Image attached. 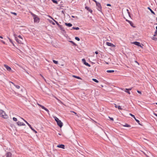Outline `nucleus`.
<instances>
[{
	"instance_id": "nucleus-1",
	"label": "nucleus",
	"mask_w": 157,
	"mask_h": 157,
	"mask_svg": "<svg viewBox=\"0 0 157 157\" xmlns=\"http://www.w3.org/2000/svg\"><path fill=\"white\" fill-rule=\"evenodd\" d=\"M29 13L32 15V16L33 17L34 22L35 23H38L39 22L40 19L36 15L33 13L31 12L30 11L29 12Z\"/></svg>"
},
{
	"instance_id": "nucleus-2",
	"label": "nucleus",
	"mask_w": 157,
	"mask_h": 157,
	"mask_svg": "<svg viewBox=\"0 0 157 157\" xmlns=\"http://www.w3.org/2000/svg\"><path fill=\"white\" fill-rule=\"evenodd\" d=\"M15 39L18 43L19 44H23L22 41L23 39L21 36L19 35L17 37L15 36Z\"/></svg>"
},
{
	"instance_id": "nucleus-3",
	"label": "nucleus",
	"mask_w": 157,
	"mask_h": 157,
	"mask_svg": "<svg viewBox=\"0 0 157 157\" xmlns=\"http://www.w3.org/2000/svg\"><path fill=\"white\" fill-rule=\"evenodd\" d=\"M96 4V5L97 6V9L100 11H101V9H102V7L101 5L100 4V3L98 2L96 0H92Z\"/></svg>"
},
{
	"instance_id": "nucleus-4",
	"label": "nucleus",
	"mask_w": 157,
	"mask_h": 157,
	"mask_svg": "<svg viewBox=\"0 0 157 157\" xmlns=\"http://www.w3.org/2000/svg\"><path fill=\"white\" fill-rule=\"evenodd\" d=\"M0 115L1 117L4 118H7L8 116L5 113L3 110H0Z\"/></svg>"
},
{
	"instance_id": "nucleus-5",
	"label": "nucleus",
	"mask_w": 157,
	"mask_h": 157,
	"mask_svg": "<svg viewBox=\"0 0 157 157\" xmlns=\"http://www.w3.org/2000/svg\"><path fill=\"white\" fill-rule=\"evenodd\" d=\"M21 119L22 120H23V121H24L27 124V125L29 126V128L33 132H34L36 133H37V131H36L35 129H34L32 127L31 125L29 124L26 121H25L22 118H21Z\"/></svg>"
},
{
	"instance_id": "nucleus-6",
	"label": "nucleus",
	"mask_w": 157,
	"mask_h": 157,
	"mask_svg": "<svg viewBox=\"0 0 157 157\" xmlns=\"http://www.w3.org/2000/svg\"><path fill=\"white\" fill-rule=\"evenodd\" d=\"M37 104L39 106L41 107V108H42L43 109H44V110H45L46 111L48 112V114H49V112L48 109H47L44 106L38 103H37Z\"/></svg>"
},
{
	"instance_id": "nucleus-7",
	"label": "nucleus",
	"mask_w": 157,
	"mask_h": 157,
	"mask_svg": "<svg viewBox=\"0 0 157 157\" xmlns=\"http://www.w3.org/2000/svg\"><path fill=\"white\" fill-rule=\"evenodd\" d=\"M4 67L6 68V70L9 71H12L11 68L9 66L6 64L4 65Z\"/></svg>"
},
{
	"instance_id": "nucleus-8",
	"label": "nucleus",
	"mask_w": 157,
	"mask_h": 157,
	"mask_svg": "<svg viewBox=\"0 0 157 157\" xmlns=\"http://www.w3.org/2000/svg\"><path fill=\"white\" fill-rule=\"evenodd\" d=\"M106 44L108 46H111L113 47H115V45L113 44L108 42H106Z\"/></svg>"
},
{
	"instance_id": "nucleus-9",
	"label": "nucleus",
	"mask_w": 157,
	"mask_h": 157,
	"mask_svg": "<svg viewBox=\"0 0 157 157\" xmlns=\"http://www.w3.org/2000/svg\"><path fill=\"white\" fill-rule=\"evenodd\" d=\"M58 125L61 128L63 125V123L60 120L57 122Z\"/></svg>"
},
{
	"instance_id": "nucleus-10",
	"label": "nucleus",
	"mask_w": 157,
	"mask_h": 157,
	"mask_svg": "<svg viewBox=\"0 0 157 157\" xmlns=\"http://www.w3.org/2000/svg\"><path fill=\"white\" fill-rule=\"evenodd\" d=\"M132 44H135L136 45H137L139 46H140L141 47H142V46H141L140 45V43L139 42H133L132 43Z\"/></svg>"
},
{
	"instance_id": "nucleus-11",
	"label": "nucleus",
	"mask_w": 157,
	"mask_h": 157,
	"mask_svg": "<svg viewBox=\"0 0 157 157\" xmlns=\"http://www.w3.org/2000/svg\"><path fill=\"white\" fill-rule=\"evenodd\" d=\"M82 61L86 65L88 66L89 67L90 66V65L89 63H86V60L85 59H82Z\"/></svg>"
},
{
	"instance_id": "nucleus-12",
	"label": "nucleus",
	"mask_w": 157,
	"mask_h": 157,
	"mask_svg": "<svg viewBox=\"0 0 157 157\" xmlns=\"http://www.w3.org/2000/svg\"><path fill=\"white\" fill-rule=\"evenodd\" d=\"M126 21L128 22L130 25L133 27H135L134 26V24L131 21L128 20H126Z\"/></svg>"
},
{
	"instance_id": "nucleus-13",
	"label": "nucleus",
	"mask_w": 157,
	"mask_h": 157,
	"mask_svg": "<svg viewBox=\"0 0 157 157\" xmlns=\"http://www.w3.org/2000/svg\"><path fill=\"white\" fill-rule=\"evenodd\" d=\"M85 9H86L87 10H88L89 12H90L91 13H92L93 11L90 8L87 6H86L85 7Z\"/></svg>"
},
{
	"instance_id": "nucleus-14",
	"label": "nucleus",
	"mask_w": 157,
	"mask_h": 157,
	"mask_svg": "<svg viewBox=\"0 0 157 157\" xmlns=\"http://www.w3.org/2000/svg\"><path fill=\"white\" fill-rule=\"evenodd\" d=\"M57 147L59 148H61L63 149H64L65 148V146L63 144H61L58 145L57 146Z\"/></svg>"
},
{
	"instance_id": "nucleus-15",
	"label": "nucleus",
	"mask_w": 157,
	"mask_h": 157,
	"mask_svg": "<svg viewBox=\"0 0 157 157\" xmlns=\"http://www.w3.org/2000/svg\"><path fill=\"white\" fill-rule=\"evenodd\" d=\"M6 157H12V154L10 152H8L6 154Z\"/></svg>"
},
{
	"instance_id": "nucleus-16",
	"label": "nucleus",
	"mask_w": 157,
	"mask_h": 157,
	"mask_svg": "<svg viewBox=\"0 0 157 157\" xmlns=\"http://www.w3.org/2000/svg\"><path fill=\"white\" fill-rule=\"evenodd\" d=\"M65 24L66 26H68V27H71L72 25V24L70 23H65Z\"/></svg>"
},
{
	"instance_id": "nucleus-17",
	"label": "nucleus",
	"mask_w": 157,
	"mask_h": 157,
	"mask_svg": "<svg viewBox=\"0 0 157 157\" xmlns=\"http://www.w3.org/2000/svg\"><path fill=\"white\" fill-rule=\"evenodd\" d=\"M53 118H54L56 122H57L58 121H60L59 119L56 116L53 117Z\"/></svg>"
},
{
	"instance_id": "nucleus-18",
	"label": "nucleus",
	"mask_w": 157,
	"mask_h": 157,
	"mask_svg": "<svg viewBox=\"0 0 157 157\" xmlns=\"http://www.w3.org/2000/svg\"><path fill=\"white\" fill-rule=\"evenodd\" d=\"M49 17L52 18V19H53V20L56 23V24L58 25V26L59 27V26L60 25H59V24L58 23L57 21H56L52 17L50 16H49Z\"/></svg>"
},
{
	"instance_id": "nucleus-19",
	"label": "nucleus",
	"mask_w": 157,
	"mask_h": 157,
	"mask_svg": "<svg viewBox=\"0 0 157 157\" xmlns=\"http://www.w3.org/2000/svg\"><path fill=\"white\" fill-rule=\"evenodd\" d=\"M147 9L149 10L153 14H155V13L149 7H147Z\"/></svg>"
},
{
	"instance_id": "nucleus-20",
	"label": "nucleus",
	"mask_w": 157,
	"mask_h": 157,
	"mask_svg": "<svg viewBox=\"0 0 157 157\" xmlns=\"http://www.w3.org/2000/svg\"><path fill=\"white\" fill-rule=\"evenodd\" d=\"M73 77L75 78H76L77 79H82L81 78L78 77V76H75V75H73Z\"/></svg>"
},
{
	"instance_id": "nucleus-21",
	"label": "nucleus",
	"mask_w": 157,
	"mask_h": 157,
	"mask_svg": "<svg viewBox=\"0 0 157 157\" xmlns=\"http://www.w3.org/2000/svg\"><path fill=\"white\" fill-rule=\"evenodd\" d=\"M59 27L60 28V30H61L62 31H64V28L62 25H60L59 26Z\"/></svg>"
},
{
	"instance_id": "nucleus-22",
	"label": "nucleus",
	"mask_w": 157,
	"mask_h": 157,
	"mask_svg": "<svg viewBox=\"0 0 157 157\" xmlns=\"http://www.w3.org/2000/svg\"><path fill=\"white\" fill-rule=\"evenodd\" d=\"M106 72L107 73H113L114 72V71L113 70H107Z\"/></svg>"
},
{
	"instance_id": "nucleus-23",
	"label": "nucleus",
	"mask_w": 157,
	"mask_h": 157,
	"mask_svg": "<svg viewBox=\"0 0 157 157\" xmlns=\"http://www.w3.org/2000/svg\"><path fill=\"white\" fill-rule=\"evenodd\" d=\"M124 91L126 92L127 93L129 94H130V91H129L128 89H125V90H124Z\"/></svg>"
},
{
	"instance_id": "nucleus-24",
	"label": "nucleus",
	"mask_w": 157,
	"mask_h": 157,
	"mask_svg": "<svg viewBox=\"0 0 157 157\" xmlns=\"http://www.w3.org/2000/svg\"><path fill=\"white\" fill-rule=\"evenodd\" d=\"M17 125L19 126H21V122L19 121H18L17 122Z\"/></svg>"
},
{
	"instance_id": "nucleus-25",
	"label": "nucleus",
	"mask_w": 157,
	"mask_h": 157,
	"mask_svg": "<svg viewBox=\"0 0 157 157\" xmlns=\"http://www.w3.org/2000/svg\"><path fill=\"white\" fill-rule=\"evenodd\" d=\"M92 80L97 83H98L99 82V81L98 80H97L96 79H95V78H93Z\"/></svg>"
},
{
	"instance_id": "nucleus-26",
	"label": "nucleus",
	"mask_w": 157,
	"mask_h": 157,
	"mask_svg": "<svg viewBox=\"0 0 157 157\" xmlns=\"http://www.w3.org/2000/svg\"><path fill=\"white\" fill-rule=\"evenodd\" d=\"M72 29H75L76 30H78L79 29V28L78 27H73Z\"/></svg>"
},
{
	"instance_id": "nucleus-27",
	"label": "nucleus",
	"mask_w": 157,
	"mask_h": 157,
	"mask_svg": "<svg viewBox=\"0 0 157 157\" xmlns=\"http://www.w3.org/2000/svg\"><path fill=\"white\" fill-rule=\"evenodd\" d=\"M53 62L56 64H58V62L57 61H56L54 60H53Z\"/></svg>"
},
{
	"instance_id": "nucleus-28",
	"label": "nucleus",
	"mask_w": 157,
	"mask_h": 157,
	"mask_svg": "<svg viewBox=\"0 0 157 157\" xmlns=\"http://www.w3.org/2000/svg\"><path fill=\"white\" fill-rule=\"evenodd\" d=\"M14 86L17 89H19L20 88V86L18 85H14Z\"/></svg>"
},
{
	"instance_id": "nucleus-29",
	"label": "nucleus",
	"mask_w": 157,
	"mask_h": 157,
	"mask_svg": "<svg viewBox=\"0 0 157 157\" xmlns=\"http://www.w3.org/2000/svg\"><path fill=\"white\" fill-rule=\"evenodd\" d=\"M13 121H17V119L15 117H13Z\"/></svg>"
},
{
	"instance_id": "nucleus-30",
	"label": "nucleus",
	"mask_w": 157,
	"mask_h": 157,
	"mask_svg": "<svg viewBox=\"0 0 157 157\" xmlns=\"http://www.w3.org/2000/svg\"><path fill=\"white\" fill-rule=\"evenodd\" d=\"M135 121H136L139 124H140V121L136 119V118L135 117V118H134Z\"/></svg>"
},
{
	"instance_id": "nucleus-31",
	"label": "nucleus",
	"mask_w": 157,
	"mask_h": 157,
	"mask_svg": "<svg viewBox=\"0 0 157 157\" xmlns=\"http://www.w3.org/2000/svg\"><path fill=\"white\" fill-rule=\"evenodd\" d=\"M118 109H119V110H122V109L121 108V107L120 106V105H118L117 106V108Z\"/></svg>"
},
{
	"instance_id": "nucleus-32",
	"label": "nucleus",
	"mask_w": 157,
	"mask_h": 157,
	"mask_svg": "<svg viewBox=\"0 0 157 157\" xmlns=\"http://www.w3.org/2000/svg\"><path fill=\"white\" fill-rule=\"evenodd\" d=\"M52 1L54 3H56V4H57L58 3L55 0H52Z\"/></svg>"
},
{
	"instance_id": "nucleus-33",
	"label": "nucleus",
	"mask_w": 157,
	"mask_h": 157,
	"mask_svg": "<svg viewBox=\"0 0 157 157\" xmlns=\"http://www.w3.org/2000/svg\"><path fill=\"white\" fill-rule=\"evenodd\" d=\"M152 39L153 40H157V38L156 37H152Z\"/></svg>"
},
{
	"instance_id": "nucleus-34",
	"label": "nucleus",
	"mask_w": 157,
	"mask_h": 157,
	"mask_svg": "<svg viewBox=\"0 0 157 157\" xmlns=\"http://www.w3.org/2000/svg\"><path fill=\"white\" fill-rule=\"evenodd\" d=\"M124 127H130V125L128 124H126L125 125H124Z\"/></svg>"
},
{
	"instance_id": "nucleus-35",
	"label": "nucleus",
	"mask_w": 157,
	"mask_h": 157,
	"mask_svg": "<svg viewBox=\"0 0 157 157\" xmlns=\"http://www.w3.org/2000/svg\"><path fill=\"white\" fill-rule=\"evenodd\" d=\"M157 35V30H156L154 33V36H156Z\"/></svg>"
},
{
	"instance_id": "nucleus-36",
	"label": "nucleus",
	"mask_w": 157,
	"mask_h": 157,
	"mask_svg": "<svg viewBox=\"0 0 157 157\" xmlns=\"http://www.w3.org/2000/svg\"><path fill=\"white\" fill-rule=\"evenodd\" d=\"M75 40H77L78 41H79L80 40V39L77 37H75Z\"/></svg>"
},
{
	"instance_id": "nucleus-37",
	"label": "nucleus",
	"mask_w": 157,
	"mask_h": 157,
	"mask_svg": "<svg viewBox=\"0 0 157 157\" xmlns=\"http://www.w3.org/2000/svg\"><path fill=\"white\" fill-rule=\"evenodd\" d=\"M129 115L131 116L132 117H133L134 118H135V117L134 116V115H133L131 113H130L129 114Z\"/></svg>"
},
{
	"instance_id": "nucleus-38",
	"label": "nucleus",
	"mask_w": 157,
	"mask_h": 157,
	"mask_svg": "<svg viewBox=\"0 0 157 157\" xmlns=\"http://www.w3.org/2000/svg\"><path fill=\"white\" fill-rule=\"evenodd\" d=\"M11 13L12 14H14V15H17V14L16 13H14V12H11Z\"/></svg>"
},
{
	"instance_id": "nucleus-39",
	"label": "nucleus",
	"mask_w": 157,
	"mask_h": 157,
	"mask_svg": "<svg viewBox=\"0 0 157 157\" xmlns=\"http://www.w3.org/2000/svg\"><path fill=\"white\" fill-rule=\"evenodd\" d=\"M50 22L53 25H55V23L54 22H53L52 21H50Z\"/></svg>"
},
{
	"instance_id": "nucleus-40",
	"label": "nucleus",
	"mask_w": 157,
	"mask_h": 157,
	"mask_svg": "<svg viewBox=\"0 0 157 157\" xmlns=\"http://www.w3.org/2000/svg\"><path fill=\"white\" fill-rule=\"evenodd\" d=\"M109 118L112 121H113V119L112 117H109Z\"/></svg>"
},
{
	"instance_id": "nucleus-41",
	"label": "nucleus",
	"mask_w": 157,
	"mask_h": 157,
	"mask_svg": "<svg viewBox=\"0 0 157 157\" xmlns=\"http://www.w3.org/2000/svg\"><path fill=\"white\" fill-rule=\"evenodd\" d=\"M137 92L140 94H141V91H139V90H137Z\"/></svg>"
},
{
	"instance_id": "nucleus-42",
	"label": "nucleus",
	"mask_w": 157,
	"mask_h": 157,
	"mask_svg": "<svg viewBox=\"0 0 157 157\" xmlns=\"http://www.w3.org/2000/svg\"><path fill=\"white\" fill-rule=\"evenodd\" d=\"M21 126H25V124L24 123H21Z\"/></svg>"
},
{
	"instance_id": "nucleus-43",
	"label": "nucleus",
	"mask_w": 157,
	"mask_h": 157,
	"mask_svg": "<svg viewBox=\"0 0 157 157\" xmlns=\"http://www.w3.org/2000/svg\"><path fill=\"white\" fill-rule=\"evenodd\" d=\"M9 40L10 41V42L11 43H13L12 40L11 39H10V38H9Z\"/></svg>"
},
{
	"instance_id": "nucleus-44",
	"label": "nucleus",
	"mask_w": 157,
	"mask_h": 157,
	"mask_svg": "<svg viewBox=\"0 0 157 157\" xmlns=\"http://www.w3.org/2000/svg\"><path fill=\"white\" fill-rule=\"evenodd\" d=\"M107 6H111V5H110V4H107Z\"/></svg>"
},
{
	"instance_id": "nucleus-45",
	"label": "nucleus",
	"mask_w": 157,
	"mask_h": 157,
	"mask_svg": "<svg viewBox=\"0 0 157 157\" xmlns=\"http://www.w3.org/2000/svg\"><path fill=\"white\" fill-rule=\"evenodd\" d=\"M10 82L12 84H13L14 86L15 84L12 82Z\"/></svg>"
},
{
	"instance_id": "nucleus-46",
	"label": "nucleus",
	"mask_w": 157,
	"mask_h": 157,
	"mask_svg": "<svg viewBox=\"0 0 157 157\" xmlns=\"http://www.w3.org/2000/svg\"><path fill=\"white\" fill-rule=\"evenodd\" d=\"M114 105H115V107L116 108H117V105L116 104H114Z\"/></svg>"
},
{
	"instance_id": "nucleus-47",
	"label": "nucleus",
	"mask_w": 157,
	"mask_h": 157,
	"mask_svg": "<svg viewBox=\"0 0 157 157\" xmlns=\"http://www.w3.org/2000/svg\"><path fill=\"white\" fill-rule=\"evenodd\" d=\"M95 53L96 54H98V52L97 51H96L95 52Z\"/></svg>"
},
{
	"instance_id": "nucleus-48",
	"label": "nucleus",
	"mask_w": 157,
	"mask_h": 157,
	"mask_svg": "<svg viewBox=\"0 0 157 157\" xmlns=\"http://www.w3.org/2000/svg\"><path fill=\"white\" fill-rule=\"evenodd\" d=\"M41 75V76H42V77L43 78V79H44L45 80V79L44 78V77H43L42 75Z\"/></svg>"
},
{
	"instance_id": "nucleus-49",
	"label": "nucleus",
	"mask_w": 157,
	"mask_h": 157,
	"mask_svg": "<svg viewBox=\"0 0 157 157\" xmlns=\"http://www.w3.org/2000/svg\"><path fill=\"white\" fill-rule=\"evenodd\" d=\"M127 11H128V14H129V10H128L127 9Z\"/></svg>"
},
{
	"instance_id": "nucleus-50",
	"label": "nucleus",
	"mask_w": 157,
	"mask_h": 157,
	"mask_svg": "<svg viewBox=\"0 0 157 157\" xmlns=\"http://www.w3.org/2000/svg\"><path fill=\"white\" fill-rule=\"evenodd\" d=\"M154 114L155 116H156V117H157V114H156V113H154Z\"/></svg>"
},
{
	"instance_id": "nucleus-51",
	"label": "nucleus",
	"mask_w": 157,
	"mask_h": 157,
	"mask_svg": "<svg viewBox=\"0 0 157 157\" xmlns=\"http://www.w3.org/2000/svg\"><path fill=\"white\" fill-rule=\"evenodd\" d=\"M132 88H130L128 89V90H132Z\"/></svg>"
},
{
	"instance_id": "nucleus-52",
	"label": "nucleus",
	"mask_w": 157,
	"mask_h": 157,
	"mask_svg": "<svg viewBox=\"0 0 157 157\" xmlns=\"http://www.w3.org/2000/svg\"><path fill=\"white\" fill-rule=\"evenodd\" d=\"M72 17L73 18H75V16H72Z\"/></svg>"
},
{
	"instance_id": "nucleus-53",
	"label": "nucleus",
	"mask_w": 157,
	"mask_h": 157,
	"mask_svg": "<svg viewBox=\"0 0 157 157\" xmlns=\"http://www.w3.org/2000/svg\"><path fill=\"white\" fill-rule=\"evenodd\" d=\"M70 42H71L72 43H73V44L74 43V42L73 41H71Z\"/></svg>"
},
{
	"instance_id": "nucleus-54",
	"label": "nucleus",
	"mask_w": 157,
	"mask_h": 157,
	"mask_svg": "<svg viewBox=\"0 0 157 157\" xmlns=\"http://www.w3.org/2000/svg\"><path fill=\"white\" fill-rule=\"evenodd\" d=\"M73 112L74 113V114H76V113H75V112Z\"/></svg>"
},
{
	"instance_id": "nucleus-55",
	"label": "nucleus",
	"mask_w": 157,
	"mask_h": 157,
	"mask_svg": "<svg viewBox=\"0 0 157 157\" xmlns=\"http://www.w3.org/2000/svg\"><path fill=\"white\" fill-rule=\"evenodd\" d=\"M0 38H3V37L2 36H0Z\"/></svg>"
},
{
	"instance_id": "nucleus-56",
	"label": "nucleus",
	"mask_w": 157,
	"mask_h": 157,
	"mask_svg": "<svg viewBox=\"0 0 157 157\" xmlns=\"http://www.w3.org/2000/svg\"><path fill=\"white\" fill-rule=\"evenodd\" d=\"M156 30H157V26H156Z\"/></svg>"
},
{
	"instance_id": "nucleus-57",
	"label": "nucleus",
	"mask_w": 157,
	"mask_h": 157,
	"mask_svg": "<svg viewBox=\"0 0 157 157\" xmlns=\"http://www.w3.org/2000/svg\"><path fill=\"white\" fill-rule=\"evenodd\" d=\"M58 134L59 135H61V134L60 133H58Z\"/></svg>"
},
{
	"instance_id": "nucleus-58",
	"label": "nucleus",
	"mask_w": 157,
	"mask_h": 157,
	"mask_svg": "<svg viewBox=\"0 0 157 157\" xmlns=\"http://www.w3.org/2000/svg\"><path fill=\"white\" fill-rule=\"evenodd\" d=\"M3 43H4V44H5V42H3Z\"/></svg>"
},
{
	"instance_id": "nucleus-59",
	"label": "nucleus",
	"mask_w": 157,
	"mask_h": 157,
	"mask_svg": "<svg viewBox=\"0 0 157 157\" xmlns=\"http://www.w3.org/2000/svg\"><path fill=\"white\" fill-rule=\"evenodd\" d=\"M135 62H136V63H137V62L136 61H135Z\"/></svg>"
},
{
	"instance_id": "nucleus-60",
	"label": "nucleus",
	"mask_w": 157,
	"mask_h": 157,
	"mask_svg": "<svg viewBox=\"0 0 157 157\" xmlns=\"http://www.w3.org/2000/svg\"><path fill=\"white\" fill-rule=\"evenodd\" d=\"M57 100H59L58 99L56 98Z\"/></svg>"
},
{
	"instance_id": "nucleus-61",
	"label": "nucleus",
	"mask_w": 157,
	"mask_h": 157,
	"mask_svg": "<svg viewBox=\"0 0 157 157\" xmlns=\"http://www.w3.org/2000/svg\"><path fill=\"white\" fill-rule=\"evenodd\" d=\"M156 105H157V103H156Z\"/></svg>"
},
{
	"instance_id": "nucleus-62",
	"label": "nucleus",
	"mask_w": 157,
	"mask_h": 157,
	"mask_svg": "<svg viewBox=\"0 0 157 157\" xmlns=\"http://www.w3.org/2000/svg\"><path fill=\"white\" fill-rule=\"evenodd\" d=\"M156 19H157V17H156Z\"/></svg>"
}]
</instances>
